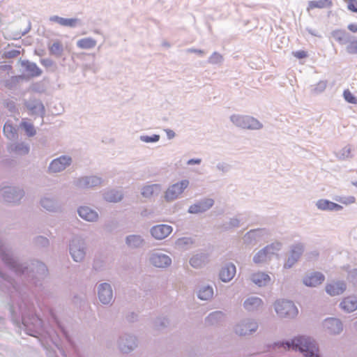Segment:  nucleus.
I'll use <instances>...</instances> for the list:
<instances>
[{"instance_id":"obj_32","label":"nucleus","mask_w":357,"mask_h":357,"mask_svg":"<svg viewBox=\"0 0 357 357\" xmlns=\"http://www.w3.org/2000/svg\"><path fill=\"white\" fill-rule=\"evenodd\" d=\"M161 190V186L159 184L148 185L142 188V195L144 197L149 198L153 195H157Z\"/></svg>"},{"instance_id":"obj_22","label":"nucleus","mask_w":357,"mask_h":357,"mask_svg":"<svg viewBox=\"0 0 357 357\" xmlns=\"http://www.w3.org/2000/svg\"><path fill=\"white\" fill-rule=\"evenodd\" d=\"M316 206L321 211H339L343 208L341 205L325 199L317 200Z\"/></svg>"},{"instance_id":"obj_3","label":"nucleus","mask_w":357,"mask_h":357,"mask_svg":"<svg viewBox=\"0 0 357 357\" xmlns=\"http://www.w3.org/2000/svg\"><path fill=\"white\" fill-rule=\"evenodd\" d=\"M44 331L43 321L36 314L33 304L27 307V312L24 308V331L29 335L37 337Z\"/></svg>"},{"instance_id":"obj_58","label":"nucleus","mask_w":357,"mask_h":357,"mask_svg":"<svg viewBox=\"0 0 357 357\" xmlns=\"http://www.w3.org/2000/svg\"><path fill=\"white\" fill-rule=\"evenodd\" d=\"M30 89L31 91L38 93H42L45 91L43 85L41 82H36L32 84Z\"/></svg>"},{"instance_id":"obj_16","label":"nucleus","mask_w":357,"mask_h":357,"mask_svg":"<svg viewBox=\"0 0 357 357\" xmlns=\"http://www.w3.org/2000/svg\"><path fill=\"white\" fill-rule=\"evenodd\" d=\"M214 204V200L211 198L201 199L190 206L188 213L192 214L202 213L207 211Z\"/></svg>"},{"instance_id":"obj_44","label":"nucleus","mask_w":357,"mask_h":357,"mask_svg":"<svg viewBox=\"0 0 357 357\" xmlns=\"http://www.w3.org/2000/svg\"><path fill=\"white\" fill-rule=\"evenodd\" d=\"M3 132L9 139H14L17 135V129L8 122L4 125Z\"/></svg>"},{"instance_id":"obj_55","label":"nucleus","mask_w":357,"mask_h":357,"mask_svg":"<svg viewBox=\"0 0 357 357\" xmlns=\"http://www.w3.org/2000/svg\"><path fill=\"white\" fill-rule=\"evenodd\" d=\"M340 156L341 159H347L351 157V147L349 146H346L340 151Z\"/></svg>"},{"instance_id":"obj_14","label":"nucleus","mask_w":357,"mask_h":357,"mask_svg":"<svg viewBox=\"0 0 357 357\" xmlns=\"http://www.w3.org/2000/svg\"><path fill=\"white\" fill-rule=\"evenodd\" d=\"M102 183V178L96 176H83L77 178L74 184L79 188H91L100 185Z\"/></svg>"},{"instance_id":"obj_25","label":"nucleus","mask_w":357,"mask_h":357,"mask_svg":"<svg viewBox=\"0 0 357 357\" xmlns=\"http://www.w3.org/2000/svg\"><path fill=\"white\" fill-rule=\"evenodd\" d=\"M346 287L344 282H335L326 286V291L331 296H337L342 294L345 291Z\"/></svg>"},{"instance_id":"obj_59","label":"nucleus","mask_w":357,"mask_h":357,"mask_svg":"<svg viewBox=\"0 0 357 357\" xmlns=\"http://www.w3.org/2000/svg\"><path fill=\"white\" fill-rule=\"evenodd\" d=\"M64 19L65 18L59 17L58 15H52L50 17V21L52 22H56V23L60 24L61 26H63Z\"/></svg>"},{"instance_id":"obj_26","label":"nucleus","mask_w":357,"mask_h":357,"mask_svg":"<svg viewBox=\"0 0 357 357\" xmlns=\"http://www.w3.org/2000/svg\"><path fill=\"white\" fill-rule=\"evenodd\" d=\"M236 266L231 264H227L222 268L220 272V278L222 281L227 282L230 281L235 275Z\"/></svg>"},{"instance_id":"obj_8","label":"nucleus","mask_w":357,"mask_h":357,"mask_svg":"<svg viewBox=\"0 0 357 357\" xmlns=\"http://www.w3.org/2000/svg\"><path fill=\"white\" fill-rule=\"evenodd\" d=\"M189 185V181L182 180L170 185L166 190L165 199L167 202H172L179 197L184 190Z\"/></svg>"},{"instance_id":"obj_34","label":"nucleus","mask_w":357,"mask_h":357,"mask_svg":"<svg viewBox=\"0 0 357 357\" xmlns=\"http://www.w3.org/2000/svg\"><path fill=\"white\" fill-rule=\"evenodd\" d=\"M225 318V314L221 311H215L208 314L205 319V323L208 325L218 324Z\"/></svg>"},{"instance_id":"obj_17","label":"nucleus","mask_w":357,"mask_h":357,"mask_svg":"<svg viewBox=\"0 0 357 357\" xmlns=\"http://www.w3.org/2000/svg\"><path fill=\"white\" fill-rule=\"evenodd\" d=\"M42 73L43 70L36 63L24 60V80L40 77Z\"/></svg>"},{"instance_id":"obj_45","label":"nucleus","mask_w":357,"mask_h":357,"mask_svg":"<svg viewBox=\"0 0 357 357\" xmlns=\"http://www.w3.org/2000/svg\"><path fill=\"white\" fill-rule=\"evenodd\" d=\"M282 244L279 241L272 243L266 246V248L268 251L271 257L275 255L277 252L282 249Z\"/></svg>"},{"instance_id":"obj_1","label":"nucleus","mask_w":357,"mask_h":357,"mask_svg":"<svg viewBox=\"0 0 357 357\" xmlns=\"http://www.w3.org/2000/svg\"><path fill=\"white\" fill-rule=\"evenodd\" d=\"M24 282L25 280L39 292L42 288V281L47 276L48 269L45 264L37 260H31L24 266Z\"/></svg>"},{"instance_id":"obj_30","label":"nucleus","mask_w":357,"mask_h":357,"mask_svg":"<svg viewBox=\"0 0 357 357\" xmlns=\"http://www.w3.org/2000/svg\"><path fill=\"white\" fill-rule=\"evenodd\" d=\"M207 254L201 252L195 255L190 259V264L195 268H201L208 262Z\"/></svg>"},{"instance_id":"obj_49","label":"nucleus","mask_w":357,"mask_h":357,"mask_svg":"<svg viewBox=\"0 0 357 357\" xmlns=\"http://www.w3.org/2000/svg\"><path fill=\"white\" fill-rule=\"evenodd\" d=\"M139 139L143 142H145V143H154V142H157L159 141L160 139V135H156V134H154L151 136H149V135H141L139 137Z\"/></svg>"},{"instance_id":"obj_38","label":"nucleus","mask_w":357,"mask_h":357,"mask_svg":"<svg viewBox=\"0 0 357 357\" xmlns=\"http://www.w3.org/2000/svg\"><path fill=\"white\" fill-rule=\"evenodd\" d=\"M271 258V257L268 251L267 250L266 247H264L255 254V255L253 257V261L255 264H261L267 261V260L270 259Z\"/></svg>"},{"instance_id":"obj_43","label":"nucleus","mask_w":357,"mask_h":357,"mask_svg":"<svg viewBox=\"0 0 357 357\" xmlns=\"http://www.w3.org/2000/svg\"><path fill=\"white\" fill-rule=\"evenodd\" d=\"M194 243V241L190 237L179 238L176 241V245L179 249L186 250Z\"/></svg>"},{"instance_id":"obj_20","label":"nucleus","mask_w":357,"mask_h":357,"mask_svg":"<svg viewBox=\"0 0 357 357\" xmlns=\"http://www.w3.org/2000/svg\"><path fill=\"white\" fill-rule=\"evenodd\" d=\"M264 306V301L257 296H250L243 302V307L249 312H257Z\"/></svg>"},{"instance_id":"obj_60","label":"nucleus","mask_w":357,"mask_h":357,"mask_svg":"<svg viewBox=\"0 0 357 357\" xmlns=\"http://www.w3.org/2000/svg\"><path fill=\"white\" fill-rule=\"evenodd\" d=\"M40 63L45 68H50L54 65V61L50 59H41Z\"/></svg>"},{"instance_id":"obj_15","label":"nucleus","mask_w":357,"mask_h":357,"mask_svg":"<svg viewBox=\"0 0 357 357\" xmlns=\"http://www.w3.org/2000/svg\"><path fill=\"white\" fill-rule=\"evenodd\" d=\"M324 329L331 335L340 334L343 330L342 321L337 318H326L323 323Z\"/></svg>"},{"instance_id":"obj_64","label":"nucleus","mask_w":357,"mask_h":357,"mask_svg":"<svg viewBox=\"0 0 357 357\" xmlns=\"http://www.w3.org/2000/svg\"><path fill=\"white\" fill-rule=\"evenodd\" d=\"M202 162V160L200 158H192L188 160L187 165H199Z\"/></svg>"},{"instance_id":"obj_63","label":"nucleus","mask_w":357,"mask_h":357,"mask_svg":"<svg viewBox=\"0 0 357 357\" xmlns=\"http://www.w3.org/2000/svg\"><path fill=\"white\" fill-rule=\"evenodd\" d=\"M356 202V198L354 196H349L347 197L344 200H342L341 202L344 204H354Z\"/></svg>"},{"instance_id":"obj_42","label":"nucleus","mask_w":357,"mask_h":357,"mask_svg":"<svg viewBox=\"0 0 357 357\" xmlns=\"http://www.w3.org/2000/svg\"><path fill=\"white\" fill-rule=\"evenodd\" d=\"M241 220L238 218H233L229 220L228 222L223 223L222 225H220L218 226L219 229H223V230H229L233 228H236L240 226V222Z\"/></svg>"},{"instance_id":"obj_2","label":"nucleus","mask_w":357,"mask_h":357,"mask_svg":"<svg viewBox=\"0 0 357 357\" xmlns=\"http://www.w3.org/2000/svg\"><path fill=\"white\" fill-rule=\"evenodd\" d=\"M280 347L299 351L305 357H320L317 342L310 337L298 336L291 341L280 342Z\"/></svg>"},{"instance_id":"obj_62","label":"nucleus","mask_w":357,"mask_h":357,"mask_svg":"<svg viewBox=\"0 0 357 357\" xmlns=\"http://www.w3.org/2000/svg\"><path fill=\"white\" fill-rule=\"evenodd\" d=\"M217 168L223 172H227L229 169V166L225 163H219L217 165Z\"/></svg>"},{"instance_id":"obj_4","label":"nucleus","mask_w":357,"mask_h":357,"mask_svg":"<svg viewBox=\"0 0 357 357\" xmlns=\"http://www.w3.org/2000/svg\"><path fill=\"white\" fill-rule=\"evenodd\" d=\"M230 121L242 129L259 130L263 128V124L259 121L248 115L232 114Z\"/></svg>"},{"instance_id":"obj_48","label":"nucleus","mask_w":357,"mask_h":357,"mask_svg":"<svg viewBox=\"0 0 357 357\" xmlns=\"http://www.w3.org/2000/svg\"><path fill=\"white\" fill-rule=\"evenodd\" d=\"M24 131L29 137H33L36 134V130L34 126L25 121H24Z\"/></svg>"},{"instance_id":"obj_27","label":"nucleus","mask_w":357,"mask_h":357,"mask_svg":"<svg viewBox=\"0 0 357 357\" xmlns=\"http://www.w3.org/2000/svg\"><path fill=\"white\" fill-rule=\"evenodd\" d=\"M50 315H51V318H52V321L56 325V327H57L58 330L59 331V333H61V335L63 336V337L66 340V341L68 342V343L69 344V347L75 352H76L77 350H76V347H75V345L74 342L72 341V340L70 339V336L68 335L67 331L65 330V328L61 324V323L59 321V320L57 319L56 315L54 314V313L52 310H50Z\"/></svg>"},{"instance_id":"obj_39","label":"nucleus","mask_w":357,"mask_h":357,"mask_svg":"<svg viewBox=\"0 0 357 357\" xmlns=\"http://www.w3.org/2000/svg\"><path fill=\"white\" fill-rule=\"evenodd\" d=\"M332 6L331 0L310 1L308 2L307 10L314 8H329Z\"/></svg>"},{"instance_id":"obj_12","label":"nucleus","mask_w":357,"mask_h":357,"mask_svg":"<svg viewBox=\"0 0 357 357\" xmlns=\"http://www.w3.org/2000/svg\"><path fill=\"white\" fill-rule=\"evenodd\" d=\"M149 261L153 266L160 268H166L172 264V259L168 255L159 252H153L150 255Z\"/></svg>"},{"instance_id":"obj_18","label":"nucleus","mask_w":357,"mask_h":357,"mask_svg":"<svg viewBox=\"0 0 357 357\" xmlns=\"http://www.w3.org/2000/svg\"><path fill=\"white\" fill-rule=\"evenodd\" d=\"M151 234L157 240H162L172 232V227L168 225H157L151 228Z\"/></svg>"},{"instance_id":"obj_47","label":"nucleus","mask_w":357,"mask_h":357,"mask_svg":"<svg viewBox=\"0 0 357 357\" xmlns=\"http://www.w3.org/2000/svg\"><path fill=\"white\" fill-rule=\"evenodd\" d=\"M223 61V56L222 54L217 52H214L208 58V63L211 64H218L222 63Z\"/></svg>"},{"instance_id":"obj_56","label":"nucleus","mask_w":357,"mask_h":357,"mask_svg":"<svg viewBox=\"0 0 357 357\" xmlns=\"http://www.w3.org/2000/svg\"><path fill=\"white\" fill-rule=\"evenodd\" d=\"M347 3V8L354 13H357V1L356 0H344Z\"/></svg>"},{"instance_id":"obj_37","label":"nucleus","mask_w":357,"mask_h":357,"mask_svg":"<svg viewBox=\"0 0 357 357\" xmlns=\"http://www.w3.org/2000/svg\"><path fill=\"white\" fill-rule=\"evenodd\" d=\"M48 49L50 54L57 58H60L63 52V46L59 40L54 42L52 45H49Z\"/></svg>"},{"instance_id":"obj_31","label":"nucleus","mask_w":357,"mask_h":357,"mask_svg":"<svg viewBox=\"0 0 357 357\" xmlns=\"http://www.w3.org/2000/svg\"><path fill=\"white\" fill-rule=\"evenodd\" d=\"M126 244L133 248H141L144 244V239L140 235H129L126 238Z\"/></svg>"},{"instance_id":"obj_51","label":"nucleus","mask_w":357,"mask_h":357,"mask_svg":"<svg viewBox=\"0 0 357 357\" xmlns=\"http://www.w3.org/2000/svg\"><path fill=\"white\" fill-rule=\"evenodd\" d=\"M169 324V321L165 317H160L155 320L154 326L157 329L165 328Z\"/></svg>"},{"instance_id":"obj_53","label":"nucleus","mask_w":357,"mask_h":357,"mask_svg":"<svg viewBox=\"0 0 357 357\" xmlns=\"http://www.w3.org/2000/svg\"><path fill=\"white\" fill-rule=\"evenodd\" d=\"M344 100L351 104H357V98L354 96L349 90H344L343 92Z\"/></svg>"},{"instance_id":"obj_19","label":"nucleus","mask_w":357,"mask_h":357,"mask_svg":"<svg viewBox=\"0 0 357 357\" xmlns=\"http://www.w3.org/2000/svg\"><path fill=\"white\" fill-rule=\"evenodd\" d=\"M26 108L29 111V114L38 116L41 118L42 122L45 114L44 105L39 100H31L25 104Z\"/></svg>"},{"instance_id":"obj_35","label":"nucleus","mask_w":357,"mask_h":357,"mask_svg":"<svg viewBox=\"0 0 357 357\" xmlns=\"http://www.w3.org/2000/svg\"><path fill=\"white\" fill-rule=\"evenodd\" d=\"M104 199L109 202H117L122 199L123 194L121 191L110 190L103 195Z\"/></svg>"},{"instance_id":"obj_13","label":"nucleus","mask_w":357,"mask_h":357,"mask_svg":"<svg viewBox=\"0 0 357 357\" xmlns=\"http://www.w3.org/2000/svg\"><path fill=\"white\" fill-rule=\"evenodd\" d=\"M98 296L100 301L104 305L110 304L113 301V291L109 283L103 282L97 287Z\"/></svg>"},{"instance_id":"obj_6","label":"nucleus","mask_w":357,"mask_h":357,"mask_svg":"<svg viewBox=\"0 0 357 357\" xmlns=\"http://www.w3.org/2000/svg\"><path fill=\"white\" fill-rule=\"evenodd\" d=\"M70 254L74 261H82L86 255V245L83 238L75 236L70 242Z\"/></svg>"},{"instance_id":"obj_29","label":"nucleus","mask_w":357,"mask_h":357,"mask_svg":"<svg viewBox=\"0 0 357 357\" xmlns=\"http://www.w3.org/2000/svg\"><path fill=\"white\" fill-rule=\"evenodd\" d=\"M341 308L347 312H352L357 310V298L348 296L344 298L340 304Z\"/></svg>"},{"instance_id":"obj_57","label":"nucleus","mask_w":357,"mask_h":357,"mask_svg":"<svg viewBox=\"0 0 357 357\" xmlns=\"http://www.w3.org/2000/svg\"><path fill=\"white\" fill-rule=\"evenodd\" d=\"M36 244L41 247H46L49 245V240L43 236H38L36 238Z\"/></svg>"},{"instance_id":"obj_54","label":"nucleus","mask_w":357,"mask_h":357,"mask_svg":"<svg viewBox=\"0 0 357 357\" xmlns=\"http://www.w3.org/2000/svg\"><path fill=\"white\" fill-rule=\"evenodd\" d=\"M347 52L351 54H357V40L351 42L347 46Z\"/></svg>"},{"instance_id":"obj_46","label":"nucleus","mask_w":357,"mask_h":357,"mask_svg":"<svg viewBox=\"0 0 357 357\" xmlns=\"http://www.w3.org/2000/svg\"><path fill=\"white\" fill-rule=\"evenodd\" d=\"M326 86H327V81L321 80L316 84L311 86L312 91L316 94L320 93L326 89Z\"/></svg>"},{"instance_id":"obj_40","label":"nucleus","mask_w":357,"mask_h":357,"mask_svg":"<svg viewBox=\"0 0 357 357\" xmlns=\"http://www.w3.org/2000/svg\"><path fill=\"white\" fill-rule=\"evenodd\" d=\"M198 298L201 300L207 301L213 297V289L212 287L207 285L200 288L198 291Z\"/></svg>"},{"instance_id":"obj_36","label":"nucleus","mask_w":357,"mask_h":357,"mask_svg":"<svg viewBox=\"0 0 357 357\" xmlns=\"http://www.w3.org/2000/svg\"><path fill=\"white\" fill-rule=\"evenodd\" d=\"M96 40L93 38L88 37L78 40L77 41V46L82 50H90L96 47Z\"/></svg>"},{"instance_id":"obj_10","label":"nucleus","mask_w":357,"mask_h":357,"mask_svg":"<svg viewBox=\"0 0 357 357\" xmlns=\"http://www.w3.org/2000/svg\"><path fill=\"white\" fill-rule=\"evenodd\" d=\"M137 345V338L129 334H123L121 335L118 341V346L120 351L125 354L131 352Z\"/></svg>"},{"instance_id":"obj_61","label":"nucleus","mask_w":357,"mask_h":357,"mask_svg":"<svg viewBox=\"0 0 357 357\" xmlns=\"http://www.w3.org/2000/svg\"><path fill=\"white\" fill-rule=\"evenodd\" d=\"M186 51L188 53H195V54H197L198 55H199L201 56H204L205 54L204 51L202 50H199V49L189 48Z\"/></svg>"},{"instance_id":"obj_5","label":"nucleus","mask_w":357,"mask_h":357,"mask_svg":"<svg viewBox=\"0 0 357 357\" xmlns=\"http://www.w3.org/2000/svg\"><path fill=\"white\" fill-rule=\"evenodd\" d=\"M276 313L280 317L294 318L298 314V309L294 303L289 300H278L274 304Z\"/></svg>"},{"instance_id":"obj_9","label":"nucleus","mask_w":357,"mask_h":357,"mask_svg":"<svg viewBox=\"0 0 357 357\" xmlns=\"http://www.w3.org/2000/svg\"><path fill=\"white\" fill-rule=\"evenodd\" d=\"M258 328L257 322L252 319H244L234 327L235 333L240 336L251 335Z\"/></svg>"},{"instance_id":"obj_52","label":"nucleus","mask_w":357,"mask_h":357,"mask_svg":"<svg viewBox=\"0 0 357 357\" xmlns=\"http://www.w3.org/2000/svg\"><path fill=\"white\" fill-rule=\"evenodd\" d=\"M347 280L357 287V268H354L348 271Z\"/></svg>"},{"instance_id":"obj_7","label":"nucleus","mask_w":357,"mask_h":357,"mask_svg":"<svg viewBox=\"0 0 357 357\" xmlns=\"http://www.w3.org/2000/svg\"><path fill=\"white\" fill-rule=\"evenodd\" d=\"M73 162V159L67 155H62L55 159H53L47 167L49 174H57L64 171L70 167Z\"/></svg>"},{"instance_id":"obj_28","label":"nucleus","mask_w":357,"mask_h":357,"mask_svg":"<svg viewBox=\"0 0 357 357\" xmlns=\"http://www.w3.org/2000/svg\"><path fill=\"white\" fill-rule=\"evenodd\" d=\"M41 206L50 211L57 212L61 210V205L54 199L50 197H44L40 200Z\"/></svg>"},{"instance_id":"obj_33","label":"nucleus","mask_w":357,"mask_h":357,"mask_svg":"<svg viewBox=\"0 0 357 357\" xmlns=\"http://www.w3.org/2000/svg\"><path fill=\"white\" fill-rule=\"evenodd\" d=\"M268 234V231L266 229H252L245 234V238L258 241L264 236H267Z\"/></svg>"},{"instance_id":"obj_50","label":"nucleus","mask_w":357,"mask_h":357,"mask_svg":"<svg viewBox=\"0 0 357 357\" xmlns=\"http://www.w3.org/2000/svg\"><path fill=\"white\" fill-rule=\"evenodd\" d=\"M80 24V20L78 18H65L63 26L75 27Z\"/></svg>"},{"instance_id":"obj_41","label":"nucleus","mask_w":357,"mask_h":357,"mask_svg":"<svg viewBox=\"0 0 357 357\" xmlns=\"http://www.w3.org/2000/svg\"><path fill=\"white\" fill-rule=\"evenodd\" d=\"M333 36L340 44H346L349 43L350 40L349 35L345 31H334L333 32Z\"/></svg>"},{"instance_id":"obj_23","label":"nucleus","mask_w":357,"mask_h":357,"mask_svg":"<svg viewBox=\"0 0 357 357\" xmlns=\"http://www.w3.org/2000/svg\"><path fill=\"white\" fill-rule=\"evenodd\" d=\"M78 214L83 220L96 222L98 219V213L88 206H81L77 210Z\"/></svg>"},{"instance_id":"obj_24","label":"nucleus","mask_w":357,"mask_h":357,"mask_svg":"<svg viewBox=\"0 0 357 357\" xmlns=\"http://www.w3.org/2000/svg\"><path fill=\"white\" fill-rule=\"evenodd\" d=\"M251 281L257 286L261 287H265L271 282V277L264 272L254 273L250 276Z\"/></svg>"},{"instance_id":"obj_11","label":"nucleus","mask_w":357,"mask_h":357,"mask_svg":"<svg viewBox=\"0 0 357 357\" xmlns=\"http://www.w3.org/2000/svg\"><path fill=\"white\" fill-rule=\"evenodd\" d=\"M304 251V245L297 243L291 247L290 255L284 264V268H291L300 259Z\"/></svg>"},{"instance_id":"obj_21","label":"nucleus","mask_w":357,"mask_h":357,"mask_svg":"<svg viewBox=\"0 0 357 357\" xmlns=\"http://www.w3.org/2000/svg\"><path fill=\"white\" fill-rule=\"evenodd\" d=\"M325 280V276L320 272H313L303 279V282L307 287H317L321 284Z\"/></svg>"}]
</instances>
